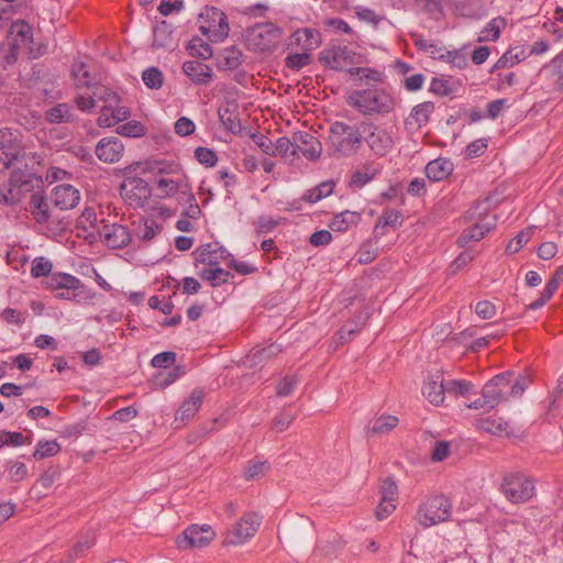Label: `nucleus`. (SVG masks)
Instances as JSON below:
<instances>
[{"label": "nucleus", "instance_id": "f257e3e1", "mask_svg": "<svg viewBox=\"0 0 563 563\" xmlns=\"http://www.w3.org/2000/svg\"><path fill=\"white\" fill-rule=\"evenodd\" d=\"M53 264L49 260L35 257L31 266V275L34 278L45 277L46 288L55 292L58 299L73 300L77 303L92 301L97 294L88 288L74 275L67 273H52Z\"/></svg>", "mask_w": 563, "mask_h": 563}, {"label": "nucleus", "instance_id": "f03ea898", "mask_svg": "<svg viewBox=\"0 0 563 563\" xmlns=\"http://www.w3.org/2000/svg\"><path fill=\"white\" fill-rule=\"evenodd\" d=\"M364 143L362 121L358 124H349L343 121L331 123L328 136V146L333 156L351 157L358 153Z\"/></svg>", "mask_w": 563, "mask_h": 563}, {"label": "nucleus", "instance_id": "7ed1b4c3", "mask_svg": "<svg viewBox=\"0 0 563 563\" xmlns=\"http://www.w3.org/2000/svg\"><path fill=\"white\" fill-rule=\"evenodd\" d=\"M527 387V378L508 371L494 376L488 380L483 389V402L486 404L487 410L496 408L501 401L509 397H519Z\"/></svg>", "mask_w": 563, "mask_h": 563}, {"label": "nucleus", "instance_id": "20e7f679", "mask_svg": "<svg viewBox=\"0 0 563 563\" xmlns=\"http://www.w3.org/2000/svg\"><path fill=\"white\" fill-rule=\"evenodd\" d=\"M346 103L363 115H385L395 109L394 97L383 88L354 90L346 97Z\"/></svg>", "mask_w": 563, "mask_h": 563}, {"label": "nucleus", "instance_id": "39448f33", "mask_svg": "<svg viewBox=\"0 0 563 563\" xmlns=\"http://www.w3.org/2000/svg\"><path fill=\"white\" fill-rule=\"evenodd\" d=\"M499 490L511 504H525L536 495V485L525 473L510 472L504 475Z\"/></svg>", "mask_w": 563, "mask_h": 563}, {"label": "nucleus", "instance_id": "423d86ee", "mask_svg": "<svg viewBox=\"0 0 563 563\" xmlns=\"http://www.w3.org/2000/svg\"><path fill=\"white\" fill-rule=\"evenodd\" d=\"M452 514V503L444 495L426 498L418 507L416 520L423 528H430L449 520Z\"/></svg>", "mask_w": 563, "mask_h": 563}, {"label": "nucleus", "instance_id": "0eeeda50", "mask_svg": "<svg viewBox=\"0 0 563 563\" xmlns=\"http://www.w3.org/2000/svg\"><path fill=\"white\" fill-rule=\"evenodd\" d=\"M282 34V29L273 22L257 23L247 30V45L255 52H272L277 47Z\"/></svg>", "mask_w": 563, "mask_h": 563}, {"label": "nucleus", "instance_id": "6e6552de", "mask_svg": "<svg viewBox=\"0 0 563 563\" xmlns=\"http://www.w3.org/2000/svg\"><path fill=\"white\" fill-rule=\"evenodd\" d=\"M199 30L212 42H222L229 35V23L223 11L216 7H206L200 13Z\"/></svg>", "mask_w": 563, "mask_h": 563}, {"label": "nucleus", "instance_id": "1a4fd4ad", "mask_svg": "<svg viewBox=\"0 0 563 563\" xmlns=\"http://www.w3.org/2000/svg\"><path fill=\"white\" fill-rule=\"evenodd\" d=\"M24 155L19 133L9 128L0 129V170L10 169Z\"/></svg>", "mask_w": 563, "mask_h": 563}, {"label": "nucleus", "instance_id": "9d476101", "mask_svg": "<svg viewBox=\"0 0 563 563\" xmlns=\"http://www.w3.org/2000/svg\"><path fill=\"white\" fill-rule=\"evenodd\" d=\"M262 525V516L256 512L243 515L225 536V543L231 545H241L255 536Z\"/></svg>", "mask_w": 563, "mask_h": 563}, {"label": "nucleus", "instance_id": "9b49d317", "mask_svg": "<svg viewBox=\"0 0 563 563\" xmlns=\"http://www.w3.org/2000/svg\"><path fill=\"white\" fill-rule=\"evenodd\" d=\"M364 142L374 155L386 156L394 147V139L389 131L371 121H362Z\"/></svg>", "mask_w": 563, "mask_h": 563}, {"label": "nucleus", "instance_id": "f8f14e48", "mask_svg": "<svg viewBox=\"0 0 563 563\" xmlns=\"http://www.w3.org/2000/svg\"><path fill=\"white\" fill-rule=\"evenodd\" d=\"M216 537V532L209 525H191L184 532L183 537L177 539L179 549L205 548Z\"/></svg>", "mask_w": 563, "mask_h": 563}, {"label": "nucleus", "instance_id": "ddd939ff", "mask_svg": "<svg viewBox=\"0 0 563 563\" xmlns=\"http://www.w3.org/2000/svg\"><path fill=\"white\" fill-rule=\"evenodd\" d=\"M319 60L323 66L340 71L355 64V53L346 46H332L320 52Z\"/></svg>", "mask_w": 563, "mask_h": 563}, {"label": "nucleus", "instance_id": "4468645a", "mask_svg": "<svg viewBox=\"0 0 563 563\" xmlns=\"http://www.w3.org/2000/svg\"><path fill=\"white\" fill-rule=\"evenodd\" d=\"M96 156L103 163L114 164L121 159L124 153V145L115 136L101 139L95 150Z\"/></svg>", "mask_w": 563, "mask_h": 563}, {"label": "nucleus", "instance_id": "2eb2a0df", "mask_svg": "<svg viewBox=\"0 0 563 563\" xmlns=\"http://www.w3.org/2000/svg\"><path fill=\"white\" fill-rule=\"evenodd\" d=\"M99 234L107 246L113 250L122 249L131 241L129 229L118 223L103 224Z\"/></svg>", "mask_w": 563, "mask_h": 563}, {"label": "nucleus", "instance_id": "dca6fc26", "mask_svg": "<svg viewBox=\"0 0 563 563\" xmlns=\"http://www.w3.org/2000/svg\"><path fill=\"white\" fill-rule=\"evenodd\" d=\"M292 140L296 145L297 152H301V154L307 159L317 161L321 156L322 144L314 135L310 134L309 132H295L292 135Z\"/></svg>", "mask_w": 563, "mask_h": 563}, {"label": "nucleus", "instance_id": "f3484780", "mask_svg": "<svg viewBox=\"0 0 563 563\" xmlns=\"http://www.w3.org/2000/svg\"><path fill=\"white\" fill-rule=\"evenodd\" d=\"M196 263L218 266L220 261L231 257V254L219 243H207L192 252Z\"/></svg>", "mask_w": 563, "mask_h": 563}, {"label": "nucleus", "instance_id": "a211bd4d", "mask_svg": "<svg viewBox=\"0 0 563 563\" xmlns=\"http://www.w3.org/2000/svg\"><path fill=\"white\" fill-rule=\"evenodd\" d=\"M129 117V108L122 106L120 100L118 102L110 103L109 106H101L100 115L97 119V124L100 128H111L126 120Z\"/></svg>", "mask_w": 563, "mask_h": 563}, {"label": "nucleus", "instance_id": "6ab92c4d", "mask_svg": "<svg viewBox=\"0 0 563 563\" xmlns=\"http://www.w3.org/2000/svg\"><path fill=\"white\" fill-rule=\"evenodd\" d=\"M52 199L60 210H70L79 203L80 194L71 185H58L53 190Z\"/></svg>", "mask_w": 563, "mask_h": 563}, {"label": "nucleus", "instance_id": "aec40b11", "mask_svg": "<svg viewBox=\"0 0 563 563\" xmlns=\"http://www.w3.org/2000/svg\"><path fill=\"white\" fill-rule=\"evenodd\" d=\"M434 109V103L431 101H424L415 106L405 121L406 128L419 130L426 126Z\"/></svg>", "mask_w": 563, "mask_h": 563}, {"label": "nucleus", "instance_id": "412c9836", "mask_svg": "<svg viewBox=\"0 0 563 563\" xmlns=\"http://www.w3.org/2000/svg\"><path fill=\"white\" fill-rule=\"evenodd\" d=\"M422 393L431 404L435 406L443 404L445 397L443 375L437 373L429 376L423 384Z\"/></svg>", "mask_w": 563, "mask_h": 563}, {"label": "nucleus", "instance_id": "4be33fe9", "mask_svg": "<svg viewBox=\"0 0 563 563\" xmlns=\"http://www.w3.org/2000/svg\"><path fill=\"white\" fill-rule=\"evenodd\" d=\"M121 190L124 191L130 199L134 198L139 201L146 200L151 196L148 184L136 176L125 177L121 185Z\"/></svg>", "mask_w": 563, "mask_h": 563}, {"label": "nucleus", "instance_id": "5701e85b", "mask_svg": "<svg viewBox=\"0 0 563 563\" xmlns=\"http://www.w3.org/2000/svg\"><path fill=\"white\" fill-rule=\"evenodd\" d=\"M183 71L191 81L198 85L209 84L212 77L211 68L199 60L185 62L183 65Z\"/></svg>", "mask_w": 563, "mask_h": 563}, {"label": "nucleus", "instance_id": "b1692460", "mask_svg": "<svg viewBox=\"0 0 563 563\" xmlns=\"http://www.w3.org/2000/svg\"><path fill=\"white\" fill-rule=\"evenodd\" d=\"M203 401L202 390L195 389L190 397L185 400L175 413V421L186 422L195 417Z\"/></svg>", "mask_w": 563, "mask_h": 563}, {"label": "nucleus", "instance_id": "393cba45", "mask_svg": "<svg viewBox=\"0 0 563 563\" xmlns=\"http://www.w3.org/2000/svg\"><path fill=\"white\" fill-rule=\"evenodd\" d=\"M42 183V177L29 169L15 168L11 172L9 186L13 189L29 191L33 188V183Z\"/></svg>", "mask_w": 563, "mask_h": 563}, {"label": "nucleus", "instance_id": "a878e982", "mask_svg": "<svg viewBox=\"0 0 563 563\" xmlns=\"http://www.w3.org/2000/svg\"><path fill=\"white\" fill-rule=\"evenodd\" d=\"M156 185L157 188L168 197L178 192L181 198L185 194H189V189L191 188L185 175H180L176 179L159 178Z\"/></svg>", "mask_w": 563, "mask_h": 563}, {"label": "nucleus", "instance_id": "bb28decb", "mask_svg": "<svg viewBox=\"0 0 563 563\" xmlns=\"http://www.w3.org/2000/svg\"><path fill=\"white\" fill-rule=\"evenodd\" d=\"M424 170L430 180L441 181L452 174L453 163L449 158L439 157L429 162Z\"/></svg>", "mask_w": 563, "mask_h": 563}, {"label": "nucleus", "instance_id": "cd10ccee", "mask_svg": "<svg viewBox=\"0 0 563 563\" xmlns=\"http://www.w3.org/2000/svg\"><path fill=\"white\" fill-rule=\"evenodd\" d=\"M218 115L223 126L233 134L242 131L236 104H225L219 108Z\"/></svg>", "mask_w": 563, "mask_h": 563}, {"label": "nucleus", "instance_id": "c85d7f7f", "mask_svg": "<svg viewBox=\"0 0 563 563\" xmlns=\"http://www.w3.org/2000/svg\"><path fill=\"white\" fill-rule=\"evenodd\" d=\"M30 212L40 224H45L49 220V208L45 196L41 191L32 194L30 199Z\"/></svg>", "mask_w": 563, "mask_h": 563}, {"label": "nucleus", "instance_id": "c756f323", "mask_svg": "<svg viewBox=\"0 0 563 563\" xmlns=\"http://www.w3.org/2000/svg\"><path fill=\"white\" fill-rule=\"evenodd\" d=\"M10 34L13 38L14 45L18 46H27L32 43L33 40L32 26L22 20H18L12 23L10 27Z\"/></svg>", "mask_w": 563, "mask_h": 563}, {"label": "nucleus", "instance_id": "7c9ffc66", "mask_svg": "<svg viewBox=\"0 0 563 563\" xmlns=\"http://www.w3.org/2000/svg\"><path fill=\"white\" fill-rule=\"evenodd\" d=\"M290 38L291 43L301 45L303 51H311L320 44L319 32L309 27L297 30Z\"/></svg>", "mask_w": 563, "mask_h": 563}, {"label": "nucleus", "instance_id": "2f4dec72", "mask_svg": "<svg viewBox=\"0 0 563 563\" xmlns=\"http://www.w3.org/2000/svg\"><path fill=\"white\" fill-rule=\"evenodd\" d=\"M398 424V418L391 415H383L372 420L367 427V434L379 435L390 432Z\"/></svg>", "mask_w": 563, "mask_h": 563}, {"label": "nucleus", "instance_id": "473e14b6", "mask_svg": "<svg viewBox=\"0 0 563 563\" xmlns=\"http://www.w3.org/2000/svg\"><path fill=\"white\" fill-rule=\"evenodd\" d=\"M361 214L358 212L345 210L335 214L330 223V229L336 232H345L351 225L360 222Z\"/></svg>", "mask_w": 563, "mask_h": 563}, {"label": "nucleus", "instance_id": "72a5a7b5", "mask_svg": "<svg viewBox=\"0 0 563 563\" xmlns=\"http://www.w3.org/2000/svg\"><path fill=\"white\" fill-rule=\"evenodd\" d=\"M199 276L202 280L208 282L211 287H219L229 282V278L233 277V275L221 267L210 266V268H203L199 272Z\"/></svg>", "mask_w": 563, "mask_h": 563}, {"label": "nucleus", "instance_id": "f704fd0d", "mask_svg": "<svg viewBox=\"0 0 563 563\" xmlns=\"http://www.w3.org/2000/svg\"><path fill=\"white\" fill-rule=\"evenodd\" d=\"M545 69L550 73L551 81L559 91L563 90V51L555 55L547 65Z\"/></svg>", "mask_w": 563, "mask_h": 563}, {"label": "nucleus", "instance_id": "c9c22d12", "mask_svg": "<svg viewBox=\"0 0 563 563\" xmlns=\"http://www.w3.org/2000/svg\"><path fill=\"white\" fill-rule=\"evenodd\" d=\"M334 186L335 185L332 180L323 181L318 186L306 190L301 199L305 202L314 203L321 200L322 198L330 196L333 192Z\"/></svg>", "mask_w": 563, "mask_h": 563}, {"label": "nucleus", "instance_id": "e433bc0d", "mask_svg": "<svg viewBox=\"0 0 563 563\" xmlns=\"http://www.w3.org/2000/svg\"><path fill=\"white\" fill-rule=\"evenodd\" d=\"M507 25L506 19L503 16H497L492 19L487 25L481 31V35L478 41H492L495 42L499 38L500 32Z\"/></svg>", "mask_w": 563, "mask_h": 563}, {"label": "nucleus", "instance_id": "4c0bfd02", "mask_svg": "<svg viewBox=\"0 0 563 563\" xmlns=\"http://www.w3.org/2000/svg\"><path fill=\"white\" fill-rule=\"evenodd\" d=\"M282 352V345L272 343L265 347H256L247 355L250 363L257 364L274 358Z\"/></svg>", "mask_w": 563, "mask_h": 563}, {"label": "nucleus", "instance_id": "58836bf2", "mask_svg": "<svg viewBox=\"0 0 563 563\" xmlns=\"http://www.w3.org/2000/svg\"><path fill=\"white\" fill-rule=\"evenodd\" d=\"M45 120L49 123L71 122L73 114L67 103H58L45 112Z\"/></svg>", "mask_w": 563, "mask_h": 563}, {"label": "nucleus", "instance_id": "ea45409f", "mask_svg": "<svg viewBox=\"0 0 563 563\" xmlns=\"http://www.w3.org/2000/svg\"><path fill=\"white\" fill-rule=\"evenodd\" d=\"M489 231V225L476 223L462 232V234L457 238V244L463 247L466 246L471 241H481Z\"/></svg>", "mask_w": 563, "mask_h": 563}, {"label": "nucleus", "instance_id": "a19ab883", "mask_svg": "<svg viewBox=\"0 0 563 563\" xmlns=\"http://www.w3.org/2000/svg\"><path fill=\"white\" fill-rule=\"evenodd\" d=\"M172 29L170 25L166 21H162L157 23L153 30V46L155 47H166L172 42Z\"/></svg>", "mask_w": 563, "mask_h": 563}, {"label": "nucleus", "instance_id": "79ce46f5", "mask_svg": "<svg viewBox=\"0 0 563 563\" xmlns=\"http://www.w3.org/2000/svg\"><path fill=\"white\" fill-rule=\"evenodd\" d=\"M71 75L78 88L90 87L92 85V77L84 62H75L73 64Z\"/></svg>", "mask_w": 563, "mask_h": 563}, {"label": "nucleus", "instance_id": "37998d69", "mask_svg": "<svg viewBox=\"0 0 563 563\" xmlns=\"http://www.w3.org/2000/svg\"><path fill=\"white\" fill-rule=\"evenodd\" d=\"M377 174V170L366 165L363 169L355 170L350 179V187L363 188L372 181Z\"/></svg>", "mask_w": 563, "mask_h": 563}, {"label": "nucleus", "instance_id": "c03bdc74", "mask_svg": "<svg viewBox=\"0 0 563 563\" xmlns=\"http://www.w3.org/2000/svg\"><path fill=\"white\" fill-rule=\"evenodd\" d=\"M473 388V384L463 379H451L444 384V393L449 396H465Z\"/></svg>", "mask_w": 563, "mask_h": 563}, {"label": "nucleus", "instance_id": "a18cd8bd", "mask_svg": "<svg viewBox=\"0 0 563 563\" xmlns=\"http://www.w3.org/2000/svg\"><path fill=\"white\" fill-rule=\"evenodd\" d=\"M60 451V445L57 441H38L36 449L33 453L35 460H42L45 457L55 456Z\"/></svg>", "mask_w": 563, "mask_h": 563}, {"label": "nucleus", "instance_id": "49530a36", "mask_svg": "<svg viewBox=\"0 0 563 563\" xmlns=\"http://www.w3.org/2000/svg\"><path fill=\"white\" fill-rule=\"evenodd\" d=\"M162 230V227L153 219L144 220L136 229V236L142 241L153 240Z\"/></svg>", "mask_w": 563, "mask_h": 563}, {"label": "nucleus", "instance_id": "de8ad7c7", "mask_svg": "<svg viewBox=\"0 0 563 563\" xmlns=\"http://www.w3.org/2000/svg\"><path fill=\"white\" fill-rule=\"evenodd\" d=\"M144 85L150 89H159L164 82V75L157 67H148L142 74Z\"/></svg>", "mask_w": 563, "mask_h": 563}, {"label": "nucleus", "instance_id": "09e8293b", "mask_svg": "<svg viewBox=\"0 0 563 563\" xmlns=\"http://www.w3.org/2000/svg\"><path fill=\"white\" fill-rule=\"evenodd\" d=\"M148 169L164 175H184L180 165L173 161H155L150 164Z\"/></svg>", "mask_w": 563, "mask_h": 563}, {"label": "nucleus", "instance_id": "8fccbe9b", "mask_svg": "<svg viewBox=\"0 0 563 563\" xmlns=\"http://www.w3.org/2000/svg\"><path fill=\"white\" fill-rule=\"evenodd\" d=\"M118 134L126 137H141L146 133V128L139 121H128L117 129Z\"/></svg>", "mask_w": 563, "mask_h": 563}, {"label": "nucleus", "instance_id": "3c124183", "mask_svg": "<svg viewBox=\"0 0 563 563\" xmlns=\"http://www.w3.org/2000/svg\"><path fill=\"white\" fill-rule=\"evenodd\" d=\"M526 58L523 51L509 49L495 64L494 68L512 67Z\"/></svg>", "mask_w": 563, "mask_h": 563}, {"label": "nucleus", "instance_id": "603ef678", "mask_svg": "<svg viewBox=\"0 0 563 563\" xmlns=\"http://www.w3.org/2000/svg\"><path fill=\"white\" fill-rule=\"evenodd\" d=\"M243 63V53L235 46L223 49V65L230 69H236Z\"/></svg>", "mask_w": 563, "mask_h": 563}, {"label": "nucleus", "instance_id": "864d4df0", "mask_svg": "<svg viewBox=\"0 0 563 563\" xmlns=\"http://www.w3.org/2000/svg\"><path fill=\"white\" fill-rule=\"evenodd\" d=\"M31 440L21 432L2 431L0 432V448L4 445L21 446L30 444Z\"/></svg>", "mask_w": 563, "mask_h": 563}, {"label": "nucleus", "instance_id": "5fc2aeb1", "mask_svg": "<svg viewBox=\"0 0 563 563\" xmlns=\"http://www.w3.org/2000/svg\"><path fill=\"white\" fill-rule=\"evenodd\" d=\"M280 219H274L269 216H260L254 222L255 233L257 235L272 232L278 224Z\"/></svg>", "mask_w": 563, "mask_h": 563}, {"label": "nucleus", "instance_id": "6e6d98bb", "mask_svg": "<svg viewBox=\"0 0 563 563\" xmlns=\"http://www.w3.org/2000/svg\"><path fill=\"white\" fill-rule=\"evenodd\" d=\"M310 63V54L308 51L303 53L289 54L285 59V65L291 70H300Z\"/></svg>", "mask_w": 563, "mask_h": 563}, {"label": "nucleus", "instance_id": "4d7b16f0", "mask_svg": "<svg viewBox=\"0 0 563 563\" xmlns=\"http://www.w3.org/2000/svg\"><path fill=\"white\" fill-rule=\"evenodd\" d=\"M274 152L275 155H280L283 157H288V155H297V150L294 140H290L286 136L277 139V141L274 144Z\"/></svg>", "mask_w": 563, "mask_h": 563}, {"label": "nucleus", "instance_id": "13d9d810", "mask_svg": "<svg viewBox=\"0 0 563 563\" xmlns=\"http://www.w3.org/2000/svg\"><path fill=\"white\" fill-rule=\"evenodd\" d=\"M92 97L96 98V106L98 102H103L102 106H109L110 103L120 101V97L110 88L104 86L96 87L92 92Z\"/></svg>", "mask_w": 563, "mask_h": 563}, {"label": "nucleus", "instance_id": "bf43d9fd", "mask_svg": "<svg viewBox=\"0 0 563 563\" xmlns=\"http://www.w3.org/2000/svg\"><path fill=\"white\" fill-rule=\"evenodd\" d=\"M532 229L520 231L506 246L507 253H517L526 245L532 236Z\"/></svg>", "mask_w": 563, "mask_h": 563}, {"label": "nucleus", "instance_id": "052dcab7", "mask_svg": "<svg viewBox=\"0 0 563 563\" xmlns=\"http://www.w3.org/2000/svg\"><path fill=\"white\" fill-rule=\"evenodd\" d=\"M185 203H188L187 208L184 211V216L188 219H198L201 214V209L199 205L197 203L196 197L191 191V188L189 189V194H185L181 198Z\"/></svg>", "mask_w": 563, "mask_h": 563}, {"label": "nucleus", "instance_id": "680f3d73", "mask_svg": "<svg viewBox=\"0 0 563 563\" xmlns=\"http://www.w3.org/2000/svg\"><path fill=\"white\" fill-rule=\"evenodd\" d=\"M269 470V464L266 461L249 462L245 468L246 479H258L264 476Z\"/></svg>", "mask_w": 563, "mask_h": 563}, {"label": "nucleus", "instance_id": "e2e57ef3", "mask_svg": "<svg viewBox=\"0 0 563 563\" xmlns=\"http://www.w3.org/2000/svg\"><path fill=\"white\" fill-rule=\"evenodd\" d=\"M380 495L384 503L396 501L398 496V486L390 477L385 478L380 485Z\"/></svg>", "mask_w": 563, "mask_h": 563}, {"label": "nucleus", "instance_id": "0e129e2a", "mask_svg": "<svg viewBox=\"0 0 563 563\" xmlns=\"http://www.w3.org/2000/svg\"><path fill=\"white\" fill-rule=\"evenodd\" d=\"M478 426L484 431L496 435H500L501 433L506 432L508 428L506 422L497 421L490 418L482 419L478 422Z\"/></svg>", "mask_w": 563, "mask_h": 563}, {"label": "nucleus", "instance_id": "69168bd1", "mask_svg": "<svg viewBox=\"0 0 563 563\" xmlns=\"http://www.w3.org/2000/svg\"><path fill=\"white\" fill-rule=\"evenodd\" d=\"M176 362V353L175 352H162L156 354L152 361L151 364L153 367L156 368H167Z\"/></svg>", "mask_w": 563, "mask_h": 563}, {"label": "nucleus", "instance_id": "338daca9", "mask_svg": "<svg viewBox=\"0 0 563 563\" xmlns=\"http://www.w3.org/2000/svg\"><path fill=\"white\" fill-rule=\"evenodd\" d=\"M174 130L179 136H188L194 134L196 125L189 118L181 117L175 122Z\"/></svg>", "mask_w": 563, "mask_h": 563}, {"label": "nucleus", "instance_id": "774afa93", "mask_svg": "<svg viewBox=\"0 0 563 563\" xmlns=\"http://www.w3.org/2000/svg\"><path fill=\"white\" fill-rule=\"evenodd\" d=\"M196 159L206 166H213L218 162L217 154L207 147H197L195 151Z\"/></svg>", "mask_w": 563, "mask_h": 563}]
</instances>
